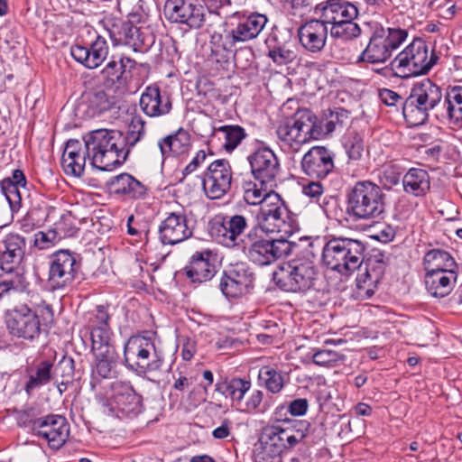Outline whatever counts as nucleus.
I'll list each match as a JSON object with an SVG mask.
<instances>
[{"label": "nucleus", "instance_id": "obj_33", "mask_svg": "<svg viewBox=\"0 0 462 462\" xmlns=\"http://www.w3.org/2000/svg\"><path fill=\"white\" fill-rule=\"evenodd\" d=\"M184 270L192 282L210 281L217 273L212 252L208 249L195 252Z\"/></svg>", "mask_w": 462, "mask_h": 462}, {"label": "nucleus", "instance_id": "obj_13", "mask_svg": "<svg viewBox=\"0 0 462 462\" xmlns=\"http://www.w3.org/2000/svg\"><path fill=\"white\" fill-rule=\"evenodd\" d=\"M254 236H256V232L252 228L247 235L250 245L248 246L244 245L241 248L249 261L259 266L269 265L290 255L293 247L296 246L295 244L284 238H254Z\"/></svg>", "mask_w": 462, "mask_h": 462}, {"label": "nucleus", "instance_id": "obj_53", "mask_svg": "<svg viewBox=\"0 0 462 462\" xmlns=\"http://www.w3.org/2000/svg\"><path fill=\"white\" fill-rule=\"evenodd\" d=\"M2 281L16 291L23 292L29 286L24 270L23 267L13 268L11 271H3Z\"/></svg>", "mask_w": 462, "mask_h": 462}, {"label": "nucleus", "instance_id": "obj_22", "mask_svg": "<svg viewBox=\"0 0 462 462\" xmlns=\"http://www.w3.org/2000/svg\"><path fill=\"white\" fill-rule=\"evenodd\" d=\"M32 430L46 440L50 448L58 449L66 442L69 434V426L65 417L57 414L32 420Z\"/></svg>", "mask_w": 462, "mask_h": 462}, {"label": "nucleus", "instance_id": "obj_43", "mask_svg": "<svg viewBox=\"0 0 462 462\" xmlns=\"http://www.w3.org/2000/svg\"><path fill=\"white\" fill-rule=\"evenodd\" d=\"M402 181L404 192L414 197H424L430 189V177L420 168H411Z\"/></svg>", "mask_w": 462, "mask_h": 462}, {"label": "nucleus", "instance_id": "obj_11", "mask_svg": "<svg viewBox=\"0 0 462 462\" xmlns=\"http://www.w3.org/2000/svg\"><path fill=\"white\" fill-rule=\"evenodd\" d=\"M251 387L252 383L249 379L232 377L219 380L215 384V391L228 399L231 406L240 412L246 414L263 413L266 408L263 405L264 394L261 390H253L245 399V394Z\"/></svg>", "mask_w": 462, "mask_h": 462}, {"label": "nucleus", "instance_id": "obj_24", "mask_svg": "<svg viewBox=\"0 0 462 462\" xmlns=\"http://www.w3.org/2000/svg\"><path fill=\"white\" fill-rule=\"evenodd\" d=\"M108 405L112 412L124 415H136L142 411V396L129 382L115 381L111 383Z\"/></svg>", "mask_w": 462, "mask_h": 462}, {"label": "nucleus", "instance_id": "obj_28", "mask_svg": "<svg viewBox=\"0 0 462 462\" xmlns=\"http://www.w3.org/2000/svg\"><path fill=\"white\" fill-rule=\"evenodd\" d=\"M267 56L278 66L292 63L297 59V47L291 35L273 32L265 41Z\"/></svg>", "mask_w": 462, "mask_h": 462}, {"label": "nucleus", "instance_id": "obj_10", "mask_svg": "<svg viewBox=\"0 0 462 462\" xmlns=\"http://www.w3.org/2000/svg\"><path fill=\"white\" fill-rule=\"evenodd\" d=\"M310 255L313 253L306 250L305 254L283 263L273 273L276 285L284 291L306 292L310 290L317 278V269Z\"/></svg>", "mask_w": 462, "mask_h": 462}, {"label": "nucleus", "instance_id": "obj_38", "mask_svg": "<svg viewBox=\"0 0 462 462\" xmlns=\"http://www.w3.org/2000/svg\"><path fill=\"white\" fill-rule=\"evenodd\" d=\"M267 21L265 15L253 14L241 19L234 28L225 32L236 44L245 42L255 39L266 25Z\"/></svg>", "mask_w": 462, "mask_h": 462}, {"label": "nucleus", "instance_id": "obj_3", "mask_svg": "<svg viewBox=\"0 0 462 462\" xmlns=\"http://www.w3.org/2000/svg\"><path fill=\"white\" fill-rule=\"evenodd\" d=\"M125 367L139 376L161 371L164 354L155 335H136L128 338L124 346Z\"/></svg>", "mask_w": 462, "mask_h": 462}, {"label": "nucleus", "instance_id": "obj_20", "mask_svg": "<svg viewBox=\"0 0 462 462\" xmlns=\"http://www.w3.org/2000/svg\"><path fill=\"white\" fill-rule=\"evenodd\" d=\"M6 328L16 337L33 340L41 334V321L27 305L14 308L6 314Z\"/></svg>", "mask_w": 462, "mask_h": 462}, {"label": "nucleus", "instance_id": "obj_47", "mask_svg": "<svg viewBox=\"0 0 462 462\" xmlns=\"http://www.w3.org/2000/svg\"><path fill=\"white\" fill-rule=\"evenodd\" d=\"M93 352L95 355V365L92 370L93 379H96V376L102 379L111 378L118 357L116 350L108 348Z\"/></svg>", "mask_w": 462, "mask_h": 462}, {"label": "nucleus", "instance_id": "obj_5", "mask_svg": "<svg viewBox=\"0 0 462 462\" xmlns=\"http://www.w3.org/2000/svg\"><path fill=\"white\" fill-rule=\"evenodd\" d=\"M284 406L281 405L274 411L277 423L265 426L261 434L260 442L270 450L280 454L294 448L308 437L310 424L307 420H282L281 413Z\"/></svg>", "mask_w": 462, "mask_h": 462}, {"label": "nucleus", "instance_id": "obj_44", "mask_svg": "<svg viewBox=\"0 0 462 462\" xmlns=\"http://www.w3.org/2000/svg\"><path fill=\"white\" fill-rule=\"evenodd\" d=\"M426 273L458 272V265L453 256L442 249H431L423 257Z\"/></svg>", "mask_w": 462, "mask_h": 462}, {"label": "nucleus", "instance_id": "obj_2", "mask_svg": "<svg viewBox=\"0 0 462 462\" xmlns=\"http://www.w3.org/2000/svg\"><path fill=\"white\" fill-rule=\"evenodd\" d=\"M443 96L441 88L429 79L415 83L402 104L406 122L418 126L426 123L430 116L438 121Z\"/></svg>", "mask_w": 462, "mask_h": 462}, {"label": "nucleus", "instance_id": "obj_57", "mask_svg": "<svg viewBox=\"0 0 462 462\" xmlns=\"http://www.w3.org/2000/svg\"><path fill=\"white\" fill-rule=\"evenodd\" d=\"M60 240L53 228L48 231H38L33 235L32 245L39 250H46L53 247Z\"/></svg>", "mask_w": 462, "mask_h": 462}, {"label": "nucleus", "instance_id": "obj_58", "mask_svg": "<svg viewBox=\"0 0 462 462\" xmlns=\"http://www.w3.org/2000/svg\"><path fill=\"white\" fill-rule=\"evenodd\" d=\"M313 351L311 358L317 365L328 366L344 359L343 355L333 350L319 349Z\"/></svg>", "mask_w": 462, "mask_h": 462}, {"label": "nucleus", "instance_id": "obj_31", "mask_svg": "<svg viewBox=\"0 0 462 462\" xmlns=\"http://www.w3.org/2000/svg\"><path fill=\"white\" fill-rule=\"evenodd\" d=\"M73 59L86 68L93 69L100 66L108 55L106 39L97 35L89 47L75 44L70 49Z\"/></svg>", "mask_w": 462, "mask_h": 462}, {"label": "nucleus", "instance_id": "obj_52", "mask_svg": "<svg viewBox=\"0 0 462 462\" xmlns=\"http://www.w3.org/2000/svg\"><path fill=\"white\" fill-rule=\"evenodd\" d=\"M92 350L116 349L111 328H97L90 330Z\"/></svg>", "mask_w": 462, "mask_h": 462}, {"label": "nucleus", "instance_id": "obj_42", "mask_svg": "<svg viewBox=\"0 0 462 462\" xmlns=\"http://www.w3.org/2000/svg\"><path fill=\"white\" fill-rule=\"evenodd\" d=\"M457 279V272L426 273V290L433 297L443 298L452 291Z\"/></svg>", "mask_w": 462, "mask_h": 462}, {"label": "nucleus", "instance_id": "obj_63", "mask_svg": "<svg viewBox=\"0 0 462 462\" xmlns=\"http://www.w3.org/2000/svg\"><path fill=\"white\" fill-rule=\"evenodd\" d=\"M302 193L318 202L324 193V187L319 181H310L302 186Z\"/></svg>", "mask_w": 462, "mask_h": 462}, {"label": "nucleus", "instance_id": "obj_27", "mask_svg": "<svg viewBox=\"0 0 462 462\" xmlns=\"http://www.w3.org/2000/svg\"><path fill=\"white\" fill-rule=\"evenodd\" d=\"M438 122L452 129L462 128V87H448L443 96Z\"/></svg>", "mask_w": 462, "mask_h": 462}, {"label": "nucleus", "instance_id": "obj_39", "mask_svg": "<svg viewBox=\"0 0 462 462\" xmlns=\"http://www.w3.org/2000/svg\"><path fill=\"white\" fill-rule=\"evenodd\" d=\"M236 43L224 31L223 33L214 32L209 41L210 54L208 61L217 65V69H227L230 60L235 56Z\"/></svg>", "mask_w": 462, "mask_h": 462}, {"label": "nucleus", "instance_id": "obj_35", "mask_svg": "<svg viewBox=\"0 0 462 462\" xmlns=\"http://www.w3.org/2000/svg\"><path fill=\"white\" fill-rule=\"evenodd\" d=\"M4 250L0 257L2 271H11L13 268L21 267L26 247V240L16 233H9L3 240Z\"/></svg>", "mask_w": 462, "mask_h": 462}, {"label": "nucleus", "instance_id": "obj_51", "mask_svg": "<svg viewBox=\"0 0 462 462\" xmlns=\"http://www.w3.org/2000/svg\"><path fill=\"white\" fill-rule=\"evenodd\" d=\"M101 74L106 84L108 86L120 88L126 84L124 65L117 63V60L114 58L102 69Z\"/></svg>", "mask_w": 462, "mask_h": 462}, {"label": "nucleus", "instance_id": "obj_21", "mask_svg": "<svg viewBox=\"0 0 462 462\" xmlns=\"http://www.w3.org/2000/svg\"><path fill=\"white\" fill-rule=\"evenodd\" d=\"M164 13L170 21L191 29H199L205 23L206 10L198 0H167Z\"/></svg>", "mask_w": 462, "mask_h": 462}, {"label": "nucleus", "instance_id": "obj_23", "mask_svg": "<svg viewBox=\"0 0 462 462\" xmlns=\"http://www.w3.org/2000/svg\"><path fill=\"white\" fill-rule=\"evenodd\" d=\"M248 161L254 179L273 188L281 171L279 159L273 150L260 147L248 156Z\"/></svg>", "mask_w": 462, "mask_h": 462}, {"label": "nucleus", "instance_id": "obj_59", "mask_svg": "<svg viewBox=\"0 0 462 462\" xmlns=\"http://www.w3.org/2000/svg\"><path fill=\"white\" fill-rule=\"evenodd\" d=\"M379 182L386 189H391L393 186L399 184L401 180V172L393 165H386L378 174Z\"/></svg>", "mask_w": 462, "mask_h": 462}, {"label": "nucleus", "instance_id": "obj_30", "mask_svg": "<svg viewBox=\"0 0 462 462\" xmlns=\"http://www.w3.org/2000/svg\"><path fill=\"white\" fill-rule=\"evenodd\" d=\"M140 107L146 116L158 117L171 112L172 102L167 91H162L157 85H151L141 95Z\"/></svg>", "mask_w": 462, "mask_h": 462}, {"label": "nucleus", "instance_id": "obj_36", "mask_svg": "<svg viewBox=\"0 0 462 462\" xmlns=\"http://www.w3.org/2000/svg\"><path fill=\"white\" fill-rule=\"evenodd\" d=\"M350 123L349 111L342 107H334L323 112L321 119L314 125V139L328 135L333 132H342Z\"/></svg>", "mask_w": 462, "mask_h": 462}, {"label": "nucleus", "instance_id": "obj_61", "mask_svg": "<svg viewBox=\"0 0 462 462\" xmlns=\"http://www.w3.org/2000/svg\"><path fill=\"white\" fill-rule=\"evenodd\" d=\"M109 319L110 316L103 306H97L95 313L91 314L88 326L89 330H93V328H109Z\"/></svg>", "mask_w": 462, "mask_h": 462}, {"label": "nucleus", "instance_id": "obj_62", "mask_svg": "<svg viewBox=\"0 0 462 462\" xmlns=\"http://www.w3.org/2000/svg\"><path fill=\"white\" fill-rule=\"evenodd\" d=\"M254 462H282V454L261 445L254 455Z\"/></svg>", "mask_w": 462, "mask_h": 462}, {"label": "nucleus", "instance_id": "obj_25", "mask_svg": "<svg viewBox=\"0 0 462 462\" xmlns=\"http://www.w3.org/2000/svg\"><path fill=\"white\" fill-rule=\"evenodd\" d=\"M302 171L313 179H324L334 169V153L325 146H313L302 157Z\"/></svg>", "mask_w": 462, "mask_h": 462}, {"label": "nucleus", "instance_id": "obj_1", "mask_svg": "<svg viewBox=\"0 0 462 462\" xmlns=\"http://www.w3.org/2000/svg\"><path fill=\"white\" fill-rule=\"evenodd\" d=\"M83 143L78 139H69L66 143L61 166L67 175L81 177L85 171L87 159L93 167L100 171H112L113 166L107 151L102 142L99 129L90 131L83 135Z\"/></svg>", "mask_w": 462, "mask_h": 462}, {"label": "nucleus", "instance_id": "obj_16", "mask_svg": "<svg viewBox=\"0 0 462 462\" xmlns=\"http://www.w3.org/2000/svg\"><path fill=\"white\" fill-rule=\"evenodd\" d=\"M80 269L75 254L69 250H59L50 257L48 284L53 291L71 286Z\"/></svg>", "mask_w": 462, "mask_h": 462}, {"label": "nucleus", "instance_id": "obj_49", "mask_svg": "<svg viewBox=\"0 0 462 462\" xmlns=\"http://www.w3.org/2000/svg\"><path fill=\"white\" fill-rule=\"evenodd\" d=\"M354 20L345 19L342 22L336 23L330 28V36L345 42L358 38L362 33V30Z\"/></svg>", "mask_w": 462, "mask_h": 462}, {"label": "nucleus", "instance_id": "obj_18", "mask_svg": "<svg viewBox=\"0 0 462 462\" xmlns=\"http://www.w3.org/2000/svg\"><path fill=\"white\" fill-rule=\"evenodd\" d=\"M254 273L250 266L243 262L229 264L223 271L219 289L227 299L241 298L254 287Z\"/></svg>", "mask_w": 462, "mask_h": 462}, {"label": "nucleus", "instance_id": "obj_64", "mask_svg": "<svg viewBox=\"0 0 462 462\" xmlns=\"http://www.w3.org/2000/svg\"><path fill=\"white\" fill-rule=\"evenodd\" d=\"M34 313L41 316L44 325H51L54 321V312L51 306L45 301L38 304Z\"/></svg>", "mask_w": 462, "mask_h": 462}, {"label": "nucleus", "instance_id": "obj_41", "mask_svg": "<svg viewBox=\"0 0 462 462\" xmlns=\"http://www.w3.org/2000/svg\"><path fill=\"white\" fill-rule=\"evenodd\" d=\"M247 136V134L242 126L238 125H225L212 126L208 143L216 144V141H222L220 147L227 152H232Z\"/></svg>", "mask_w": 462, "mask_h": 462}, {"label": "nucleus", "instance_id": "obj_48", "mask_svg": "<svg viewBox=\"0 0 462 462\" xmlns=\"http://www.w3.org/2000/svg\"><path fill=\"white\" fill-rule=\"evenodd\" d=\"M53 376V363L50 360L41 361L35 367V373L30 375L25 384V391L30 393L33 389L50 383Z\"/></svg>", "mask_w": 462, "mask_h": 462}, {"label": "nucleus", "instance_id": "obj_34", "mask_svg": "<svg viewBox=\"0 0 462 462\" xmlns=\"http://www.w3.org/2000/svg\"><path fill=\"white\" fill-rule=\"evenodd\" d=\"M388 258L382 251H374L366 261V279H357V293L360 297L370 298L374 295V290L371 287L382 278Z\"/></svg>", "mask_w": 462, "mask_h": 462}, {"label": "nucleus", "instance_id": "obj_12", "mask_svg": "<svg viewBox=\"0 0 462 462\" xmlns=\"http://www.w3.org/2000/svg\"><path fill=\"white\" fill-rule=\"evenodd\" d=\"M257 224L253 227L254 232L257 229L268 233L292 232L293 217L291 212L277 193L267 197L263 205L260 207L256 215Z\"/></svg>", "mask_w": 462, "mask_h": 462}, {"label": "nucleus", "instance_id": "obj_29", "mask_svg": "<svg viewBox=\"0 0 462 462\" xmlns=\"http://www.w3.org/2000/svg\"><path fill=\"white\" fill-rule=\"evenodd\" d=\"M328 32V27L319 19L307 21L298 29L300 43L306 51L319 53L326 46Z\"/></svg>", "mask_w": 462, "mask_h": 462}, {"label": "nucleus", "instance_id": "obj_14", "mask_svg": "<svg viewBox=\"0 0 462 462\" xmlns=\"http://www.w3.org/2000/svg\"><path fill=\"white\" fill-rule=\"evenodd\" d=\"M249 227V219L242 214H218L209 223V232L226 247H242L241 236Z\"/></svg>", "mask_w": 462, "mask_h": 462}, {"label": "nucleus", "instance_id": "obj_4", "mask_svg": "<svg viewBox=\"0 0 462 462\" xmlns=\"http://www.w3.org/2000/svg\"><path fill=\"white\" fill-rule=\"evenodd\" d=\"M369 40L357 58V62L382 64L388 61L393 51L406 41L408 32L402 28L384 27L382 23L370 21L365 23Z\"/></svg>", "mask_w": 462, "mask_h": 462}, {"label": "nucleus", "instance_id": "obj_45", "mask_svg": "<svg viewBox=\"0 0 462 462\" xmlns=\"http://www.w3.org/2000/svg\"><path fill=\"white\" fill-rule=\"evenodd\" d=\"M163 157L179 156L188 152L190 147V135L183 128L158 142Z\"/></svg>", "mask_w": 462, "mask_h": 462}, {"label": "nucleus", "instance_id": "obj_40", "mask_svg": "<svg viewBox=\"0 0 462 462\" xmlns=\"http://www.w3.org/2000/svg\"><path fill=\"white\" fill-rule=\"evenodd\" d=\"M110 190L128 199H143L147 195V188L129 173L114 176L108 182Z\"/></svg>", "mask_w": 462, "mask_h": 462}, {"label": "nucleus", "instance_id": "obj_15", "mask_svg": "<svg viewBox=\"0 0 462 462\" xmlns=\"http://www.w3.org/2000/svg\"><path fill=\"white\" fill-rule=\"evenodd\" d=\"M104 26L114 45H127L134 51L145 52L153 44V36L142 31L130 21L106 19Z\"/></svg>", "mask_w": 462, "mask_h": 462}, {"label": "nucleus", "instance_id": "obj_8", "mask_svg": "<svg viewBox=\"0 0 462 462\" xmlns=\"http://www.w3.org/2000/svg\"><path fill=\"white\" fill-rule=\"evenodd\" d=\"M365 250V244L361 240L332 237L322 247V263L333 271L348 274L361 266Z\"/></svg>", "mask_w": 462, "mask_h": 462}, {"label": "nucleus", "instance_id": "obj_46", "mask_svg": "<svg viewBox=\"0 0 462 462\" xmlns=\"http://www.w3.org/2000/svg\"><path fill=\"white\" fill-rule=\"evenodd\" d=\"M257 383L269 393L278 394L286 385L285 374L274 365H263L259 369Z\"/></svg>", "mask_w": 462, "mask_h": 462}, {"label": "nucleus", "instance_id": "obj_55", "mask_svg": "<svg viewBox=\"0 0 462 462\" xmlns=\"http://www.w3.org/2000/svg\"><path fill=\"white\" fill-rule=\"evenodd\" d=\"M53 229L60 240L75 236L79 231L75 225L74 217L70 213L63 214L60 220L54 224Z\"/></svg>", "mask_w": 462, "mask_h": 462}, {"label": "nucleus", "instance_id": "obj_32", "mask_svg": "<svg viewBox=\"0 0 462 462\" xmlns=\"http://www.w3.org/2000/svg\"><path fill=\"white\" fill-rule=\"evenodd\" d=\"M318 12H320L319 20L326 26H333L345 19H356L358 16V7L345 0H327L317 5Z\"/></svg>", "mask_w": 462, "mask_h": 462}, {"label": "nucleus", "instance_id": "obj_26", "mask_svg": "<svg viewBox=\"0 0 462 462\" xmlns=\"http://www.w3.org/2000/svg\"><path fill=\"white\" fill-rule=\"evenodd\" d=\"M159 239L163 245H177L192 236L184 212L176 211L168 214L159 226Z\"/></svg>", "mask_w": 462, "mask_h": 462}, {"label": "nucleus", "instance_id": "obj_19", "mask_svg": "<svg viewBox=\"0 0 462 462\" xmlns=\"http://www.w3.org/2000/svg\"><path fill=\"white\" fill-rule=\"evenodd\" d=\"M233 171L227 160L218 159L211 162L203 175L202 186L209 199H219L232 187Z\"/></svg>", "mask_w": 462, "mask_h": 462}, {"label": "nucleus", "instance_id": "obj_17", "mask_svg": "<svg viewBox=\"0 0 462 462\" xmlns=\"http://www.w3.org/2000/svg\"><path fill=\"white\" fill-rule=\"evenodd\" d=\"M313 133L314 125L310 113L287 120L276 130L280 146L289 152H297L303 143L314 139Z\"/></svg>", "mask_w": 462, "mask_h": 462}, {"label": "nucleus", "instance_id": "obj_6", "mask_svg": "<svg viewBox=\"0 0 462 462\" xmlns=\"http://www.w3.org/2000/svg\"><path fill=\"white\" fill-rule=\"evenodd\" d=\"M439 60L433 49L425 41L415 38L390 62L393 76L409 79L426 75Z\"/></svg>", "mask_w": 462, "mask_h": 462}, {"label": "nucleus", "instance_id": "obj_60", "mask_svg": "<svg viewBox=\"0 0 462 462\" xmlns=\"http://www.w3.org/2000/svg\"><path fill=\"white\" fill-rule=\"evenodd\" d=\"M74 374V360L69 356H64L53 367L54 379L60 377L68 382L72 379Z\"/></svg>", "mask_w": 462, "mask_h": 462}, {"label": "nucleus", "instance_id": "obj_7", "mask_svg": "<svg viewBox=\"0 0 462 462\" xmlns=\"http://www.w3.org/2000/svg\"><path fill=\"white\" fill-rule=\"evenodd\" d=\"M385 195L380 186L369 181H357L346 196V213L355 220H372L385 210Z\"/></svg>", "mask_w": 462, "mask_h": 462}, {"label": "nucleus", "instance_id": "obj_50", "mask_svg": "<svg viewBox=\"0 0 462 462\" xmlns=\"http://www.w3.org/2000/svg\"><path fill=\"white\" fill-rule=\"evenodd\" d=\"M1 189L9 203L11 211L16 212L22 205L23 198L27 194L26 187H18L9 180L1 181Z\"/></svg>", "mask_w": 462, "mask_h": 462}, {"label": "nucleus", "instance_id": "obj_9", "mask_svg": "<svg viewBox=\"0 0 462 462\" xmlns=\"http://www.w3.org/2000/svg\"><path fill=\"white\" fill-rule=\"evenodd\" d=\"M145 121L139 116H134L127 126L125 134L119 130L99 129L102 142L107 151L113 169L123 165L137 143L146 134Z\"/></svg>", "mask_w": 462, "mask_h": 462}, {"label": "nucleus", "instance_id": "obj_37", "mask_svg": "<svg viewBox=\"0 0 462 462\" xmlns=\"http://www.w3.org/2000/svg\"><path fill=\"white\" fill-rule=\"evenodd\" d=\"M116 104L114 96L101 88H95L83 93L80 106L85 109L87 116L94 117L111 110Z\"/></svg>", "mask_w": 462, "mask_h": 462}, {"label": "nucleus", "instance_id": "obj_56", "mask_svg": "<svg viewBox=\"0 0 462 462\" xmlns=\"http://www.w3.org/2000/svg\"><path fill=\"white\" fill-rule=\"evenodd\" d=\"M344 148L348 156V163L360 160L364 152L362 137L357 133L351 134L346 140Z\"/></svg>", "mask_w": 462, "mask_h": 462}, {"label": "nucleus", "instance_id": "obj_54", "mask_svg": "<svg viewBox=\"0 0 462 462\" xmlns=\"http://www.w3.org/2000/svg\"><path fill=\"white\" fill-rule=\"evenodd\" d=\"M269 185H262L258 188L255 183H246L244 187L245 193L244 199L250 205H263L268 196L274 193L273 191H268Z\"/></svg>", "mask_w": 462, "mask_h": 462}]
</instances>
